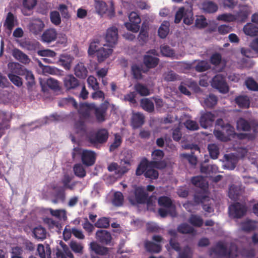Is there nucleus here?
Instances as JSON below:
<instances>
[{"mask_svg": "<svg viewBox=\"0 0 258 258\" xmlns=\"http://www.w3.org/2000/svg\"><path fill=\"white\" fill-rule=\"evenodd\" d=\"M217 103V97L214 94H211L204 100V104L207 107L212 108Z\"/></svg>", "mask_w": 258, "mask_h": 258, "instance_id": "obj_51", "label": "nucleus"}, {"mask_svg": "<svg viewBox=\"0 0 258 258\" xmlns=\"http://www.w3.org/2000/svg\"><path fill=\"white\" fill-rule=\"evenodd\" d=\"M12 55L15 59L25 64H28L31 61L27 54L18 48H14L13 50Z\"/></svg>", "mask_w": 258, "mask_h": 258, "instance_id": "obj_21", "label": "nucleus"}, {"mask_svg": "<svg viewBox=\"0 0 258 258\" xmlns=\"http://www.w3.org/2000/svg\"><path fill=\"white\" fill-rule=\"evenodd\" d=\"M243 31L246 35L251 37L258 35V27L251 23L246 24L243 27Z\"/></svg>", "mask_w": 258, "mask_h": 258, "instance_id": "obj_32", "label": "nucleus"}, {"mask_svg": "<svg viewBox=\"0 0 258 258\" xmlns=\"http://www.w3.org/2000/svg\"><path fill=\"white\" fill-rule=\"evenodd\" d=\"M255 228V223L251 220H248L241 223V228L244 231L249 232L254 230Z\"/></svg>", "mask_w": 258, "mask_h": 258, "instance_id": "obj_52", "label": "nucleus"}, {"mask_svg": "<svg viewBox=\"0 0 258 258\" xmlns=\"http://www.w3.org/2000/svg\"><path fill=\"white\" fill-rule=\"evenodd\" d=\"M37 251L41 258H51V251L49 245L45 248L42 244H39Z\"/></svg>", "mask_w": 258, "mask_h": 258, "instance_id": "obj_34", "label": "nucleus"}, {"mask_svg": "<svg viewBox=\"0 0 258 258\" xmlns=\"http://www.w3.org/2000/svg\"><path fill=\"white\" fill-rule=\"evenodd\" d=\"M163 78L167 82H172L178 79V75L173 71H169L163 74Z\"/></svg>", "mask_w": 258, "mask_h": 258, "instance_id": "obj_62", "label": "nucleus"}, {"mask_svg": "<svg viewBox=\"0 0 258 258\" xmlns=\"http://www.w3.org/2000/svg\"><path fill=\"white\" fill-rule=\"evenodd\" d=\"M121 166H118L117 171L115 172L116 174L119 175H122L128 171L131 163L128 160L123 159L121 160Z\"/></svg>", "mask_w": 258, "mask_h": 258, "instance_id": "obj_41", "label": "nucleus"}, {"mask_svg": "<svg viewBox=\"0 0 258 258\" xmlns=\"http://www.w3.org/2000/svg\"><path fill=\"white\" fill-rule=\"evenodd\" d=\"M57 33L55 29L49 28L45 30L41 35L42 41L49 43L54 41L57 38Z\"/></svg>", "mask_w": 258, "mask_h": 258, "instance_id": "obj_18", "label": "nucleus"}, {"mask_svg": "<svg viewBox=\"0 0 258 258\" xmlns=\"http://www.w3.org/2000/svg\"><path fill=\"white\" fill-rule=\"evenodd\" d=\"M195 68L197 72H203L208 70L210 68V65L207 61L201 60L197 63Z\"/></svg>", "mask_w": 258, "mask_h": 258, "instance_id": "obj_54", "label": "nucleus"}, {"mask_svg": "<svg viewBox=\"0 0 258 258\" xmlns=\"http://www.w3.org/2000/svg\"><path fill=\"white\" fill-rule=\"evenodd\" d=\"M249 14L250 13L248 9L246 8H243L241 9L235 15H234L235 21H237L240 22H244L247 20Z\"/></svg>", "mask_w": 258, "mask_h": 258, "instance_id": "obj_35", "label": "nucleus"}, {"mask_svg": "<svg viewBox=\"0 0 258 258\" xmlns=\"http://www.w3.org/2000/svg\"><path fill=\"white\" fill-rule=\"evenodd\" d=\"M81 160L83 164L87 166L93 165L96 160L95 152L87 150H83L81 155Z\"/></svg>", "mask_w": 258, "mask_h": 258, "instance_id": "obj_16", "label": "nucleus"}, {"mask_svg": "<svg viewBox=\"0 0 258 258\" xmlns=\"http://www.w3.org/2000/svg\"><path fill=\"white\" fill-rule=\"evenodd\" d=\"M169 23L164 21L158 29V35L161 38H165L169 32Z\"/></svg>", "mask_w": 258, "mask_h": 258, "instance_id": "obj_43", "label": "nucleus"}, {"mask_svg": "<svg viewBox=\"0 0 258 258\" xmlns=\"http://www.w3.org/2000/svg\"><path fill=\"white\" fill-rule=\"evenodd\" d=\"M15 66L16 68L14 69V73L25 77L27 81V89L29 91H31L33 87L35 84V78L32 72L19 63L15 64Z\"/></svg>", "mask_w": 258, "mask_h": 258, "instance_id": "obj_4", "label": "nucleus"}, {"mask_svg": "<svg viewBox=\"0 0 258 258\" xmlns=\"http://www.w3.org/2000/svg\"><path fill=\"white\" fill-rule=\"evenodd\" d=\"M44 26V24L41 20L35 19L30 23L29 29L33 34L37 35L42 31Z\"/></svg>", "mask_w": 258, "mask_h": 258, "instance_id": "obj_19", "label": "nucleus"}, {"mask_svg": "<svg viewBox=\"0 0 258 258\" xmlns=\"http://www.w3.org/2000/svg\"><path fill=\"white\" fill-rule=\"evenodd\" d=\"M96 238L101 243L109 245L112 240L111 233L105 230H98L96 232Z\"/></svg>", "mask_w": 258, "mask_h": 258, "instance_id": "obj_15", "label": "nucleus"}, {"mask_svg": "<svg viewBox=\"0 0 258 258\" xmlns=\"http://www.w3.org/2000/svg\"><path fill=\"white\" fill-rule=\"evenodd\" d=\"M217 20L226 22H231L235 21V16L231 14H223L219 15L217 17Z\"/></svg>", "mask_w": 258, "mask_h": 258, "instance_id": "obj_61", "label": "nucleus"}, {"mask_svg": "<svg viewBox=\"0 0 258 258\" xmlns=\"http://www.w3.org/2000/svg\"><path fill=\"white\" fill-rule=\"evenodd\" d=\"M204 11L207 13H214L218 10V6L211 1H206L202 4Z\"/></svg>", "mask_w": 258, "mask_h": 258, "instance_id": "obj_37", "label": "nucleus"}, {"mask_svg": "<svg viewBox=\"0 0 258 258\" xmlns=\"http://www.w3.org/2000/svg\"><path fill=\"white\" fill-rule=\"evenodd\" d=\"M212 86L222 93H226L229 91V87L225 78L222 75H217L212 79Z\"/></svg>", "mask_w": 258, "mask_h": 258, "instance_id": "obj_8", "label": "nucleus"}, {"mask_svg": "<svg viewBox=\"0 0 258 258\" xmlns=\"http://www.w3.org/2000/svg\"><path fill=\"white\" fill-rule=\"evenodd\" d=\"M208 150L210 156L213 159H216L219 155V148L215 144H210L208 145Z\"/></svg>", "mask_w": 258, "mask_h": 258, "instance_id": "obj_44", "label": "nucleus"}, {"mask_svg": "<svg viewBox=\"0 0 258 258\" xmlns=\"http://www.w3.org/2000/svg\"><path fill=\"white\" fill-rule=\"evenodd\" d=\"M164 156V153L162 150H155L151 154L152 160L150 162V165L160 169H164L166 167V163L162 160Z\"/></svg>", "mask_w": 258, "mask_h": 258, "instance_id": "obj_6", "label": "nucleus"}, {"mask_svg": "<svg viewBox=\"0 0 258 258\" xmlns=\"http://www.w3.org/2000/svg\"><path fill=\"white\" fill-rule=\"evenodd\" d=\"M17 23V17L15 16L12 12H9L6 16L4 26L7 30L11 31L13 29L15 25V23Z\"/></svg>", "mask_w": 258, "mask_h": 258, "instance_id": "obj_22", "label": "nucleus"}, {"mask_svg": "<svg viewBox=\"0 0 258 258\" xmlns=\"http://www.w3.org/2000/svg\"><path fill=\"white\" fill-rule=\"evenodd\" d=\"M112 51L111 48L101 47L98 49L96 53L98 61L100 62L104 61L112 54Z\"/></svg>", "mask_w": 258, "mask_h": 258, "instance_id": "obj_24", "label": "nucleus"}, {"mask_svg": "<svg viewBox=\"0 0 258 258\" xmlns=\"http://www.w3.org/2000/svg\"><path fill=\"white\" fill-rule=\"evenodd\" d=\"M141 106L142 108L148 112H152L154 110L153 102L149 98H143L141 100Z\"/></svg>", "mask_w": 258, "mask_h": 258, "instance_id": "obj_39", "label": "nucleus"}, {"mask_svg": "<svg viewBox=\"0 0 258 258\" xmlns=\"http://www.w3.org/2000/svg\"><path fill=\"white\" fill-rule=\"evenodd\" d=\"M194 18L192 10L186 9L183 18V23L187 25L192 24L194 22Z\"/></svg>", "mask_w": 258, "mask_h": 258, "instance_id": "obj_60", "label": "nucleus"}, {"mask_svg": "<svg viewBox=\"0 0 258 258\" xmlns=\"http://www.w3.org/2000/svg\"><path fill=\"white\" fill-rule=\"evenodd\" d=\"M50 214L59 219L67 218L66 211L64 210H53L51 208L48 209Z\"/></svg>", "mask_w": 258, "mask_h": 258, "instance_id": "obj_59", "label": "nucleus"}, {"mask_svg": "<svg viewBox=\"0 0 258 258\" xmlns=\"http://www.w3.org/2000/svg\"><path fill=\"white\" fill-rule=\"evenodd\" d=\"M64 86L67 90L74 89L79 85L78 80L73 75L66 76L63 79Z\"/></svg>", "mask_w": 258, "mask_h": 258, "instance_id": "obj_20", "label": "nucleus"}, {"mask_svg": "<svg viewBox=\"0 0 258 258\" xmlns=\"http://www.w3.org/2000/svg\"><path fill=\"white\" fill-rule=\"evenodd\" d=\"M191 182L195 186L200 188V189L196 191V193H203V192L207 193L206 189L207 187L208 183L203 176H194L191 178Z\"/></svg>", "mask_w": 258, "mask_h": 258, "instance_id": "obj_14", "label": "nucleus"}, {"mask_svg": "<svg viewBox=\"0 0 258 258\" xmlns=\"http://www.w3.org/2000/svg\"><path fill=\"white\" fill-rule=\"evenodd\" d=\"M160 52L162 55L166 57H173L175 54L174 50L167 45L161 46Z\"/></svg>", "mask_w": 258, "mask_h": 258, "instance_id": "obj_57", "label": "nucleus"}, {"mask_svg": "<svg viewBox=\"0 0 258 258\" xmlns=\"http://www.w3.org/2000/svg\"><path fill=\"white\" fill-rule=\"evenodd\" d=\"M148 161L145 159L142 160L138 165L136 171V174L137 175L140 176L144 174L145 171L147 170Z\"/></svg>", "mask_w": 258, "mask_h": 258, "instance_id": "obj_56", "label": "nucleus"}, {"mask_svg": "<svg viewBox=\"0 0 258 258\" xmlns=\"http://www.w3.org/2000/svg\"><path fill=\"white\" fill-rule=\"evenodd\" d=\"M50 19L51 23L56 26L61 23V18L59 12L54 11L50 14Z\"/></svg>", "mask_w": 258, "mask_h": 258, "instance_id": "obj_64", "label": "nucleus"}, {"mask_svg": "<svg viewBox=\"0 0 258 258\" xmlns=\"http://www.w3.org/2000/svg\"><path fill=\"white\" fill-rule=\"evenodd\" d=\"M188 222L192 225L197 227H201L204 223L203 219L197 215H191L188 219Z\"/></svg>", "mask_w": 258, "mask_h": 258, "instance_id": "obj_50", "label": "nucleus"}, {"mask_svg": "<svg viewBox=\"0 0 258 258\" xmlns=\"http://www.w3.org/2000/svg\"><path fill=\"white\" fill-rule=\"evenodd\" d=\"M122 141V140L121 136L119 134H115L113 142L109 146V151L113 152L115 151L120 146Z\"/></svg>", "mask_w": 258, "mask_h": 258, "instance_id": "obj_47", "label": "nucleus"}, {"mask_svg": "<svg viewBox=\"0 0 258 258\" xmlns=\"http://www.w3.org/2000/svg\"><path fill=\"white\" fill-rule=\"evenodd\" d=\"M21 47L27 50H35L37 48V43L31 41L29 40H25L21 41L20 43Z\"/></svg>", "mask_w": 258, "mask_h": 258, "instance_id": "obj_49", "label": "nucleus"}, {"mask_svg": "<svg viewBox=\"0 0 258 258\" xmlns=\"http://www.w3.org/2000/svg\"><path fill=\"white\" fill-rule=\"evenodd\" d=\"M247 212V207L245 204L236 202L229 207V212L230 216L234 218H240Z\"/></svg>", "mask_w": 258, "mask_h": 258, "instance_id": "obj_9", "label": "nucleus"}, {"mask_svg": "<svg viewBox=\"0 0 258 258\" xmlns=\"http://www.w3.org/2000/svg\"><path fill=\"white\" fill-rule=\"evenodd\" d=\"M134 89L141 96H147L150 94V90L148 88L140 83L136 84L134 86Z\"/></svg>", "mask_w": 258, "mask_h": 258, "instance_id": "obj_40", "label": "nucleus"}, {"mask_svg": "<svg viewBox=\"0 0 258 258\" xmlns=\"http://www.w3.org/2000/svg\"><path fill=\"white\" fill-rule=\"evenodd\" d=\"M118 39V29L115 27H111L107 30L105 40L107 45L110 47L113 46L117 43Z\"/></svg>", "mask_w": 258, "mask_h": 258, "instance_id": "obj_13", "label": "nucleus"}, {"mask_svg": "<svg viewBox=\"0 0 258 258\" xmlns=\"http://www.w3.org/2000/svg\"><path fill=\"white\" fill-rule=\"evenodd\" d=\"M134 196L129 198L130 202L133 205L147 204L149 206L152 203V197H149L148 194L143 187L138 186L135 188Z\"/></svg>", "mask_w": 258, "mask_h": 258, "instance_id": "obj_2", "label": "nucleus"}, {"mask_svg": "<svg viewBox=\"0 0 258 258\" xmlns=\"http://www.w3.org/2000/svg\"><path fill=\"white\" fill-rule=\"evenodd\" d=\"M194 200L197 204H201L206 212L209 213L214 212V209L211 207V199L207 193H195Z\"/></svg>", "mask_w": 258, "mask_h": 258, "instance_id": "obj_5", "label": "nucleus"}, {"mask_svg": "<svg viewBox=\"0 0 258 258\" xmlns=\"http://www.w3.org/2000/svg\"><path fill=\"white\" fill-rule=\"evenodd\" d=\"M73 170L76 176L83 178L86 176L85 169L81 164H76L74 166Z\"/></svg>", "mask_w": 258, "mask_h": 258, "instance_id": "obj_53", "label": "nucleus"}, {"mask_svg": "<svg viewBox=\"0 0 258 258\" xmlns=\"http://www.w3.org/2000/svg\"><path fill=\"white\" fill-rule=\"evenodd\" d=\"M237 128L238 130L247 132L251 129L250 123L246 119L243 118H240L237 121Z\"/></svg>", "mask_w": 258, "mask_h": 258, "instance_id": "obj_42", "label": "nucleus"}, {"mask_svg": "<svg viewBox=\"0 0 258 258\" xmlns=\"http://www.w3.org/2000/svg\"><path fill=\"white\" fill-rule=\"evenodd\" d=\"M145 117L143 114L138 112L135 113L132 119V125L134 128L141 127L144 123Z\"/></svg>", "mask_w": 258, "mask_h": 258, "instance_id": "obj_30", "label": "nucleus"}, {"mask_svg": "<svg viewBox=\"0 0 258 258\" xmlns=\"http://www.w3.org/2000/svg\"><path fill=\"white\" fill-rule=\"evenodd\" d=\"M132 74L134 78L137 80L142 79V69L137 64H134L131 68Z\"/></svg>", "mask_w": 258, "mask_h": 258, "instance_id": "obj_63", "label": "nucleus"}, {"mask_svg": "<svg viewBox=\"0 0 258 258\" xmlns=\"http://www.w3.org/2000/svg\"><path fill=\"white\" fill-rule=\"evenodd\" d=\"M235 102L241 108H248L249 106V99L246 96H239L235 98Z\"/></svg>", "mask_w": 258, "mask_h": 258, "instance_id": "obj_45", "label": "nucleus"}, {"mask_svg": "<svg viewBox=\"0 0 258 258\" xmlns=\"http://www.w3.org/2000/svg\"><path fill=\"white\" fill-rule=\"evenodd\" d=\"M93 103L88 104L86 103H81L78 107V112L81 117L84 119H90L92 117V114L93 112L94 108Z\"/></svg>", "mask_w": 258, "mask_h": 258, "instance_id": "obj_11", "label": "nucleus"}, {"mask_svg": "<svg viewBox=\"0 0 258 258\" xmlns=\"http://www.w3.org/2000/svg\"><path fill=\"white\" fill-rule=\"evenodd\" d=\"M62 247L63 250L57 249L55 253L56 258H74L73 253L66 244H63L62 245Z\"/></svg>", "mask_w": 258, "mask_h": 258, "instance_id": "obj_28", "label": "nucleus"}, {"mask_svg": "<svg viewBox=\"0 0 258 258\" xmlns=\"http://www.w3.org/2000/svg\"><path fill=\"white\" fill-rule=\"evenodd\" d=\"M60 107L72 106L75 109H78V103L75 99L72 97L62 98L58 102Z\"/></svg>", "mask_w": 258, "mask_h": 258, "instance_id": "obj_31", "label": "nucleus"}, {"mask_svg": "<svg viewBox=\"0 0 258 258\" xmlns=\"http://www.w3.org/2000/svg\"><path fill=\"white\" fill-rule=\"evenodd\" d=\"M109 133L105 128H101L88 136V142L94 147L97 148L99 145L105 143L108 139Z\"/></svg>", "mask_w": 258, "mask_h": 258, "instance_id": "obj_3", "label": "nucleus"}, {"mask_svg": "<svg viewBox=\"0 0 258 258\" xmlns=\"http://www.w3.org/2000/svg\"><path fill=\"white\" fill-rule=\"evenodd\" d=\"M32 233L34 237L38 240H43L46 238V230L41 225L34 228Z\"/></svg>", "mask_w": 258, "mask_h": 258, "instance_id": "obj_29", "label": "nucleus"}, {"mask_svg": "<svg viewBox=\"0 0 258 258\" xmlns=\"http://www.w3.org/2000/svg\"><path fill=\"white\" fill-rule=\"evenodd\" d=\"M240 194V188L239 186L232 184L229 188L228 196L232 200L236 201Z\"/></svg>", "mask_w": 258, "mask_h": 258, "instance_id": "obj_38", "label": "nucleus"}, {"mask_svg": "<svg viewBox=\"0 0 258 258\" xmlns=\"http://www.w3.org/2000/svg\"><path fill=\"white\" fill-rule=\"evenodd\" d=\"M90 248L95 253L101 255H105L108 252L107 247L101 246L95 242H92L90 243Z\"/></svg>", "mask_w": 258, "mask_h": 258, "instance_id": "obj_33", "label": "nucleus"}, {"mask_svg": "<svg viewBox=\"0 0 258 258\" xmlns=\"http://www.w3.org/2000/svg\"><path fill=\"white\" fill-rule=\"evenodd\" d=\"M159 59L150 55H145L143 58V62L148 69L155 68L159 63Z\"/></svg>", "mask_w": 258, "mask_h": 258, "instance_id": "obj_27", "label": "nucleus"}, {"mask_svg": "<svg viewBox=\"0 0 258 258\" xmlns=\"http://www.w3.org/2000/svg\"><path fill=\"white\" fill-rule=\"evenodd\" d=\"M216 124L219 126L220 128L214 130V134L219 140L227 142L234 137V128L229 123H225L222 119L219 118L216 120Z\"/></svg>", "mask_w": 258, "mask_h": 258, "instance_id": "obj_1", "label": "nucleus"}, {"mask_svg": "<svg viewBox=\"0 0 258 258\" xmlns=\"http://www.w3.org/2000/svg\"><path fill=\"white\" fill-rule=\"evenodd\" d=\"M215 116L211 112H207L203 114L200 119V123L201 126L204 128L212 125L215 120Z\"/></svg>", "mask_w": 258, "mask_h": 258, "instance_id": "obj_17", "label": "nucleus"}, {"mask_svg": "<svg viewBox=\"0 0 258 258\" xmlns=\"http://www.w3.org/2000/svg\"><path fill=\"white\" fill-rule=\"evenodd\" d=\"M160 206L164 207L171 211H175V206L173 204L171 199L166 196H162L159 198L158 200Z\"/></svg>", "mask_w": 258, "mask_h": 258, "instance_id": "obj_26", "label": "nucleus"}, {"mask_svg": "<svg viewBox=\"0 0 258 258\" xmlns=\"http://www.w3.org/2000/svg\"><path fill=\"white\" fill-rule=\"evenodd\" d=\"M74 57L69 54H62L60 56L58 63L66 70H70Z\"/></svg>", "mask_w": 258, "mask_h": 258, "instance_id": "obj_23", "label": "nucleus"}, {"mask_svg": "<svg viewBox=\"0 0 258 258\" xmlns=\"http://www.w3.org/2000/svg\"><path fill=\"white\" fill-rule=\"evenodd\" d=\"M210 255L214 253L218 256H230L231 254L230 250L228 249L227 245L222 241H218L215 247H212L209 250Z\"/></svg>", "mask_w": 258, "mask_h": 258, "instance_id": "obj_10", "label": "nucleus"}, {"mask_svg": "<svg viewBox=\"0 0 258 258\" xmlns=\"http://www.w3.org/2000/svg\"><path fill=\"white\" fill-rule=\"evenodd\" d=\"M247 88L252 91H258V84L252 78L248 77L245 82Z\"/></svg>", "mask_w": 258, "mask_h": 258, "instance_id": "obj_58", "label": "nucleus"}, {"mask_svg": "<svg viewBox=\"0 0 258 258\" xmlns=\"http://www.w3.org/2000/svg\"><path fill=\"white\" fill-rule=\"evenodd\" d=\"M107 103H101L99 106L94 104L93 112L95 115L97 121L99 122H102L105 120V115L108 109Z\"/></svg>", "mask_w": 258, "mask_h": 258, "instance_id": "obj_12", "label": "nucleus"}, {"mask_svg": "<svg viewBox=\"0 0 258 258\" xmlns=\"http://www.w3.org/2000/svg\"><path fill=\"white\" fill-rule=\"evenodd\" d=\"M75 75L80 79H85L88 75V70L82 62L78 63L74 68Z\"/></svg>", "mask_w": 258, "mask_h": 258, "instance_id": "obj_25", "label": "nucleus"}, {"mask_svg": "<svg viewBox=\"0 0 258 258\" xmlns=\"http://www.w3.org/2000/svg\"><path fill=\"white\" fill-rule=\"evenodd\" d=\"M128 18L130 22L124 23L126 29L133 32H138L140 27V24L141 22V18L138 14L135 12H132L130 14Z\"/></svg>", "mask_w": 258, "mask_h": 258, "instance_id": "obj_7", "label": "nucleus"}, {"mask_svg": "<svg viewBox=\"0 0 258 258\" xmlns=\"http://www.w3.org/2000/svg\"><path fill=\"white\" fill-rule=\"evenodd\" d=\"M94 226L97 228H107L109 226V220L106 217H102L98 219Z\"/></svg>", "mask_w": 258, "mask_h": 258, "instance_id": "obj_55", "label": "nucleus"}, {"mask_svg": "<svg viewBox=\"0 0 258 258\" xmlns=\"http://www.w3.org/2000/svg\"><path fill=\"white\" fill-rule=\"evenodd\" d=\"M145 247L148 251L153 253H158L161 250V247L159 244L151 241H147L145 243Z\"/></svg>", "mask_w": 258, "mask_h": 258, "instance_id": "obj_48", "label": "nucleus"}, {"mask_svg": "<svg viewBox=\"0 0 258 258\" xmlns=\"http://www.w3.org/2000/svg\"><path fill=\"white\" fill-rule=\"evenodd\" d=\"M94 6L95 11L98 14L103 15V14H106L107 10V6L103 1L95 0Z\"/></svg>", "mask_w": 258, "mask_h": 258, "instance_id": "obj_36", "label": "nucleus"}, {"mask_svg": "<svg viewBox=\"0 0 258 258\" xmlns=\"http://www.w3.org/2000/svg\"><path fill=\"white\" fill-rule=\"evenodd\" d=\"M177 231L182 234H192L194 233L195 229L187 223H182L178 225Z\"/></svg>", "mask_w": 258, "mask_h": 258, "instance_id": "obj_46", "label": "nucleus"}]
</instances>
